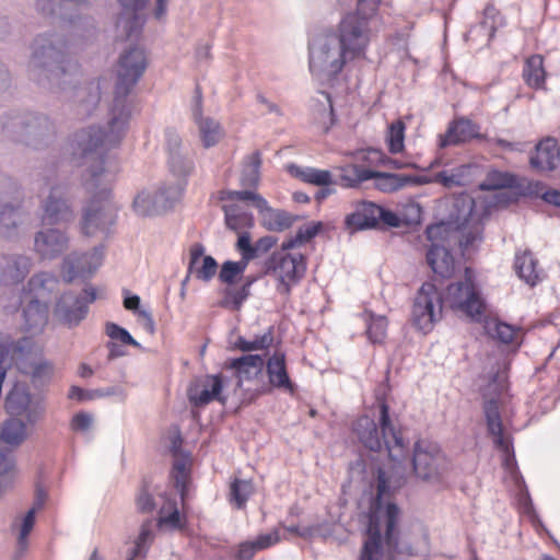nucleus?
I'll use <instances>...</instances> for the list:
<instances>
[{
	"instance_id": "f257e3e1",
	"label": "nucleus",
	"mask_w": 560,
	"mask_h": 560,
	"mask_svg": "<svg viewBox=\"0 0 560 560\" xmlns=\"http://www.w3.org/2000/svg\"><path fill=\"white\" fill-rule=\"evenodd\" d=\"M26 73L40 89L77 104V114L90 116L101 101L98 82L78 85L79 63L70 56L68 37L56 31L37 34L30 44Z\"/></svg>"
},
{
	"instance_id": "f03ea898",
	"label": "nucleus",
	"mask_w": 560,
	"mask_h": 560,
	"mask_svg": "<svg viewBox=\"0 0 560 560\" xmlns=\"http://www.w3.org/2000/svg\"><path fill=\"white\" fill-rule=\"evenodd\" d=\"M112 148L89 130L75 131L69 141L73 161L83 168L82 186L90 195L81 222L82 233L86 236L107 234L115 223L117 208L110 200L112 178L104 167L106 151Z\"/></svg>"
},
{
	"instance_id": "7ed1b4c3",
	"label": "nucleus",
	"mask_w": 560,
	"mask_h": 560,
	"mask_svg": "<svg viewBox=\"0 0 560 560\" xmlns=\"http://www.w3.org/2000/svg\"><path fill=\"white\" fill-rule=\"evenodd\" d=\"M147 66V55L142 48L135 46L126 49L118 60L114 100L107 125L104 128L89 126L81 130L94 132L105 144L118 145L126 136L135 110V100L131 92L143 75Z\"/></svg>"
},
{
	"instance_id": "20e7f679",
	"label": "nucleus",
	"mask_w": 560,
	"mask_h": 560,
	"mask_svg": "<svg viewBox=\"0 0 560 560\" xmlns=\"http://www.w3.org/2000/svg\"><path fill=\"white\" fill-rule=\"evenodd\" d=\"M3 138L33 150H46L57 140L55 120L42 112L10 109L0 116Z\"/></svg>"
},
{
	"instance_id": "39448f33",
	"label": "nucleus",
	"mask_w": 560,
	"mask_h": 560,
	"mask_svg": "<svg viewBox=\"0 0 560 560\" xmlns=\"http://www.w3.org/2000/svg\"><path fill=\"white\" fill-rule=\"evenodd\" d=\"M322 230V223L300 228L296 234L285 240L281 247L275 250L264 264L266 275H272L277 278V292L289 298L292 285L296 284L303 278L306 270L305 258L301 254H290L289 250L299 247L313 237Z\"/></svg>"
},
{
	"instance_id": "423d86ee",
	"label": "nucleus",
	"mask_w": 560,
	"mask_h": 560,
	"mask_svg": "<svg viewBox=\"0 0 560 560\" xmlns=\"http://www.w3.org/2000/svg\"><path fill=\"white\" fill-rule=\"evenodd\" d=\"M425 235L430 242L427 252V262L432 271L443 278L448 279L455 271V259L452 250L459 246L463 254L469 250L476 242H480V231L476 226L465 235H459L458 231H453L444 222L431 224L425 229Z\"/></svg>"
},
{
	"instance_id": "0eeeda50",
	"label": "nucleus",
	"mask_w": 560,
	"mask_h": 560,
	"mask_svg": "<svg viewBox=\"0 0 560 560\" xmlns=\"http://www.w3.org/2000/svg\"><path fill=\"white\" fill-rule=\"evenodd\" d=\"M353 431L365 448L372 452L384 448L394 462H400L408 450L401 432L392 423L389 407L385 401L380 404L378 423L369 416H362L354 422Z\"/></svg>"
},
{
	"instance_id": "6e6552de",
	"label": "nucleus",
	"mask_w": 560,
	"mask_h": 560,
	"mask_svg": "<svg viewBox=\"0 0 560 560\" xmlns=\"http://www.w3.org/2000/svg\"><path fill=\"white\" fill-rule=\"evenodd\" d=\"M0 363L14 365L19 372L30 376L36 386L47 384L55 371L52 362L43 358L28 337L11 340L0 334Z\"/></svg>"
},
{
	"instance_id": "1a4fd4ad",
	"label": "nucleus",
	"mask_w": 560,
	"mask_h": 560,
	"mask_svg": "<svg viewBox=\"0 0 560 560\" xmlns=\"http://www.w3.org/2000/svg\"><path fill=\"white\" fill-rule=\"evenodd\" d=\"M357 60L330 32L316 36L308 45V68L322 84L335 81L341 71Z\"/></svg>"
},
{
	"instance_id": "9d476101",
	"label": "nucleus",
	"mask_w": 560,
	"mask_h": 560,
	"mask_svg": "<svg viewBox=\"0 0 560 560\" xmlns=\"http://www.w3.org/2000/svg\"><path fill=\"white\" fill-rule=\"evenodd\" d=\"M505 375L499 371L491 375L489 383L482 388V409L488 432L493 438L495 447L508 455L513 446L510 436L504 434L498 400L505 390Z\"/></svg>"
},
{
	"instance_id": "9b49d317",
	"label": "nucleus",
	"mask_w": 560,
	"mask_h": 560,
	"mask_svg": "<svg viewBox=\"0 0 560 560\" xmlns=\"http://www.w3.org/2000/svg\"><path fill=\"white\" fill-rule=\"evenodd\" d=\"M370 13L361 10L347 13L330 33L355 60L365 59L371 42Z\"/></svg>"
},
{
	"instance_id": "f8f14e48",
	"label": "nucleus",
	"mask_w": 560,
	"mask_h": 560,
	"mask_svg": "<svg viewBox=\"0 0 560 560\" xmlns=\"http://www.w3.org/2000/svg\"><path fill=\"white\" fill-rule=\"evenodd\" d=\"M412 468L419 479L436 482L447 471L448 462L436 443L419 440L413 447Z\"/></svg>"
},
{
	"instance_id": "ddd939ff",
	"label": "nucleus",
	"mask_w": 560,
	"mask_h": 560,
	"mask_svg": "<svg viewBox=\"0 0 560 560\" xmlns=\"http://www.w3.org/2000/svg\"><path fill=\"white\" fill-rule=\"evenodd\" d=\"M5 408L14 418L33 425L44 419L46 401L42 394H33L26 385L16 383L7 396Z\"/></svg>"
},
{
	"instance_id": "4468645a",
	"label": "nucleus",
	"mask_w": 560,
	"mask_h": 560,
	"mask_svg": "<svg viewBox=\"0 0 560 560\" xmlns=\"http://www.w3.org/2000/svg\"><path fill=\"white\" fill-rule=\"evenodd\" d=\"M97 299V289L86 285L82 292L67 291L57 300L54 316L62 325L77 327L88 315L89 305Z\"/></svg>"
},
{
	"instance_id": "2eb2a0df",
	"label": "nucleus",
	"mask_w": 560,
	"mask_h": 560,
	"mask_svg": "<svg viewBox=\"0 0 560 560\" xmlns=\"http://www.w3.org/2000/svg\"><path fill=\"white\" fill-rule=\"evenodd\" d=\"M442 310L441 293L434 284L425 282L415 298L411 313L412 323L417 329L427 334L432 330L434 323L442 318Z\"/></svg>"
},
{
	"instance_id": "dca6fc26",
	"label": "nucleus",
	"mask_w": 560,
	"mask_h": 560,
	"mask_svg": "<svg viewBox=\"0 0 560 560\" xmlns=\"http://www.w3.org/2000/svg\"><path fill=\"white\" fill-rule=\"evenodd\" d=\"M400 510L395 503H387L385 509V544L387 548L397 553H406L415 556L420 552L428 551L429 549V535L427 529L418 524L416 532L418 537H415L409 544H400L396 535V525L399 518Z\"/></svg>"
},
{
	"instance_id": "f3484780",
	"label": "nucleus",
	"mask_w": 560,
	"mask_h": 560,
	"mask_svg": "<svg viewBox=\"0 0 560 560\" xmlns=\"http://www.w3.org/2000/svg\"><path fill=\"white\" fill-rule=\"evenodd\" d=\"M342 179L346 182L345 185L347 187H355L363 182L374 179L375 187L384 192L399 190L408 184L421 183L418 177L371 171L359 165H352L350 168L346 170Z\"/></svg>"
},
{
	"instance_id": "a211bd4d",
	"label": "nucleus",
	"mask_w": 560,
	"mask_h": 560,
	"mask_svg": "<svg viewBox=\"0 0 560 560\" xmlns=\"http://www.w3.org/2000/svg\"><path fill=\"white\" fill-rule=\"evenodd\" d=\"M380 222L390 228L400 225V219L395 212L371 201L359 202L345 219L347 228L352 231L375 229Z\"/></svg>"
},
{
	"instance_id": "6ab92c4d",
	"label": "nucleus",
	"mask_w": 560,
	"mask_h": 560,
	"mask_svg": "<svg viewBox=\"0 0 560 560\" xmlns=\"http://www.w3.org/2000/svg\"><path fill=\"white\" fill-rule=\"evenodd\" d=\"M182 187L163 184L155 191H140L135 197L132 207L140 217L163 214L174 207Z\"/></svg>"
},
{
	"instance_id": "aec40b11",
	"label": "nucleus",
	"mask_w": 560,
	"mask_h": 560,
	"mask_svg": "<svg viewBox=\"0 0 560 560\" xmlns=\"http://www.w3.org/2000/svg\"><path fill=\"white\" fill-rule=\"evenodd\" d=\"M104 259V246H95L91 252H71L61 264V276L65 282L75 279L88 280L101 267Z\"/></svg>"
},
{
	"instance_id": "412c9836",
	"label": "nucleus",
	"mask_w": 560,
	"mask_h": 560,
	"mask_svg": "<svg viewBox=\"0 0 560 560\" xmlns=\"http://www.w3.org/2000/svg\"><path fill=\"white\" fill-rule=\"evenodd\" d=\"M447 300L451 306L480 322L483 314V302L470 278L452 283L447 287Z\"/></svg>"
},
{
	"instance_id": "4be33fe9",
	"label": "nucleus",
	"mask_w": 560,
	"mask_h": 560,
	"mask_svg": "<svg viewBox=\"0 0 560 560\" xmlns=\"http://www.w3.org/2000/svg\"><path fill=\"white\" fill-rule=\"evenodd\" d=\"M69 187L66 184H52L48 195L40 201L42 221L48 224L69 222L74 218L68 198Z\"/></svg>"
},
{
	"instance_id": "5701e85b",
	"label": "nucleus",
	"mask_w": 560,
	"mask_h": 560,
	"mask_svg": "<svg viewBox=\"0 0 560 560\" xmlns=\"http://www.w3.org/2000/svg\"><path fill=\"white\" fill-rule=\"evenodd\" d=\"M70 246V237L66 231L46 228L34 234L33 250L39 260H55L62 256Z\"/></svg>"
},
{
	"instance_id": "b1692460",
	"label": "nucleus",
	"mask_w": 560,
	"mask_h": 560,
	"mask_svg": "<svg viewBox=\"0 0 560 560\" xmlns=\"http://www.w3.org/2000/svg\"><path fill=\"white\" fill-rule=\"evenodd\" d=\"M33 258L24 253L0 252V288L22 283L33 268Z\"/></svg>"
},
{
	"instance_id": "393cba45",
	"label": "nucleus",
	"mask_w": 560,
	"mask_h": 560,
	"mask_svg": "<svg viewBox=\"0 0 560 560\" xmlns=\"http://www.w3.org/2000/svg\"><path fill=\"white\" fill-rule=\"evenodd\" d=\"M223 383L220 375H202L190 382L187 397L191 406L200 408L214 400L224 402L225 398L221 395Z\"/></svg>"
},
{
	"instance_id": "a878e982",
	"label": "nucleus",
	"mask_w": 560,
	"mask_h": 560,
	"mask_svg": "<svg viewBox=\"0 0 560 560\" xmlns=\"http://www.w3.org/2000/svg\"><path fill=\"white\" fill-rule=\"evenodd\" d=\"M191 113L198 127L201 144L205 149L217 145L224 137V130L219 121L202 115V94L199 86L196 88L192 100Z\"/></svg>"
},
{
	"instance_id": "bb28decb",
	"label": "nucleus",
	"mask_w": 560,
	"mask_h": 560,
	"mask_svg": "<svg viewBox=\"0 0 560 560\" xmlns=\"http://www.w3.org/2000/svg\"><path fill=\"white\" fill-rule=\"evenodd\" d=\"M475 200L463 195L454 199L452 210L450 212V221L444 222L450 225L453 231H458L459 235H465L469 231H474L476 226L480 231V241L482 240V225L475 218Z\"/></svg>"
},
{
	"instance_id": "cd10ccee",
	"label": "nucleus",
	"mask_w": 560,
	"mask_h": 560,
	"mask_svg": "<svg viewBox=\"0 0 560 560\" xmlns=\"http://www.w3.org/2000/svg\"><path fill=\"white\" fill-rule=\"evenodd\" d=\"M472 139H486V136L480 132V126L470 119L457 118L448 124L445 133L439 136V148L458 145Z\"/></svg>"
},
{
	"instance_id": "c85d7f7f",
	"label": "nucleus",
	"mask_w": 560,
	"mask_h": 560,
	"mask_svg": "<svg viewBox=\"0 0 560 560\" xmlns=\"http://www.w3.org/2000/svg\"><path fill=\"white\" fill-rule=\"evenodd\" d=\"M560 164V145L556 138L547 137L540 140L535 152L529 156V165L539 173L552 172Z\"/></svg>"
},
{
	"instance_id": "c756f323",
	"label": "nucleus",
	"mask_w": 560,
	"mask_h": 560,
	"mask_svg": "<svg viewBox=\"0 0 560 560\" xmlns=\"http://www.w3.org/2000/svg\"><path fill=\"white\" fill-rule=\"evenodd\" d=\"M20 304L22 305L23 327L26 331L39 332L44 329L48 322V306L42 302L37 296L24 295L20 296Z\"/></svg>"
},
{
	"instance_id": "7c9ffc66",
	"label": "nucleus",
	"mask_w": 560,
	"mask_h": 560,
	"mask_svg": "<svg viewBox=\"0 0 560 560\" xmlns=\"http://www.w3.org/2000/svg\"><path fill=\"white\" fill-rule=\"evenodd\" d=\"M264 366L265 360L259 354L248 353L225 362V368L234 371L238 386L261 375Z\"/></svg>"
},
{
	"instance_id": "2f4dec72",
	"label": "nucleus",
	"mask_w": 560,
	"mask_h": 560,
	"mask_svg": "<svg viewBox=\"0 0 560 560\" xmlns=\"http://www.w3.org/2000/svg\"><path fill=\"white\" fill-rule=\"evenodd\" d=\"M23 224V211L20 203L0 202V237L16 241Z\"/></svg>"
},
{
	"instance_id": "473e14b6",
	"label": "nucleus",
	"mask_w": 560,
	"mask_h": 560,
	"mask_svg": "<svg viewBox=\"0 0 560 560\" xmlns=\"http://www.w3.org/2000/svg\"><path fill=\"white\" fill-rule=\"evenodd\" d=\"M266 366L269 383L272 386L284 388L290 393L293 392L294 387L287 372L285 358L283 353L276 352L268 359Z\"/></svg>"
},
{
	"instance_id": "72a5a7b5",
	"label": "nucleus",
	"mask_w": 560,
	"mask_h": 560,
	"mask_svg": "<svg viewBox=\"0 0 560 560\" xmlns=\"http://www.w3.org/2000/svg\"><path fill=\"white\" fill-rule=\"evenodd\" d=\"M57 277L48 271H40L34 273L27 281L26 287L23 289L22 294L25 299L30 296H37L38 300L48 295L57 284Z\"/></svg>"
},
{
	"instance_id": "f704fd0d",
	"label": "nucleus",
	"mask_w": 560,
	"mask_h": 560,
	"mask_svg": "<svg viewBox=\"0 0 560 560\" xmlns=\"http://www.w3.org/2000/svg\"><path fill=\"white\" fill-rule=\"evenodd\" d=\"M167 162L171 173L178 179L177 184H172L171 186L182 187L183 190L188 182V177L195 171L194 156L186 150L171 155Z\"/></svg>"
},
{
	"instance_id": "c9c22d12",
	"label": "nucleus",
	"mask_w": 560,
	"mask_h": 560,
	"mask_svg": "<svg viewBox=\"0 0 560 560\" xmlns=\"http://www.w3.org/2000/svg\"><path fill=\"white\" fill-rule=\"evenodd\" d=\"M21 418L7 419L0 429V441L13 448L19 447L27 439V427Z\"/></svg>"
},
{
	"instance_id": "e433bc0d",
	"label": "nucleus",
	"mask_w": 560,
	"mask_h": 560,
	"mask_svg": "<svg viewBox=\"0 0 560 560\" xmlns=\"http://www.w3.org/2000/svg\"><path fill=\"white\" fill-rule=\"evenodd\" d=\"M222 210L226 228L236 233L250 229L254 225L253 214L240 205H223Z\"/></svg>"
},
{
	"instance_id": "4c0bfd02",
	"label": "nucleus",
	"mask_w": 560,
	"mask_h": 560,
	"mask_svg": "<svg viewBox=\"0 0 560 560\" xmlns=\"http://www.w3.org/2000/svg\"><path fill=\"white\" fill-rule=\"evenodd\" d=\"M262 164L261 153L254 151L246 155L242 163L240 184L244 188L256 189L260 182V167Z\"/></svg>"
},
{
	"instance_id": "58836bf2",
	"label": "nucleus",
	"mask_w": 560,
	"mask_h": 560,
	"mask_svg": "<svg viewBox=\"0 0 560 560\" xmlns=\"http://www.w3.org/2000/svg\"><path fill=\"white\" fill-rule=\"evenodd\" d=\"M288 172L304 183L315 186H330L334 184L331 173L327 170L314 167H302L296 164H289Z\"/></svg>"
},
{
	"instance_id": "ea45409f",
	"label": "nucleus",
	"mask_w": 560,
	"mask_h": 560,
	"mask_svg": "<svg viewBox=\"0 0 560 560\" xmlns=\"http://www.w3.org/2000/svg\"><path fill=\"white\" fill-rule=\"evenodd\" d=\"M523 80L532 89H541L546 81V71L544 68V58L540 55H533L525 60Z\"/></svg>"
},
{
	"instance_id": "a19ab883",
	"label": "nucleus",
	"mask_w": 560,
	"mask_h": 560,
	"mask_svg": "<svg viewBox=\"0 0 560 560\" xmlns=\"http://www.w3.org/2000/svg\"><path fill=\"white\" fill-rule=\"evenodd\" d=\"M262 215V224L269 231L282 232L293 225L296 217L280 209H273L267 203V208L259 210Z\"/></svg>"
},
{
	"instance_id": "79ce46f5",
	"label": "nucleus",
	"mask_w": 560,
	"mask_h": 560,
	"mask_svg": "<svg viewBox=\"0 0 560 560\" xmlns=\"http://www.w3.org/2000/svg\"><path fill=\"white\" fill-rule=\"evenodd\" d=\"M514 268L517 276L529 285H535L539 280L537 259L528 250L523 254H516Z\"/></svg>"
},
{
	"instance_id": "37998d69",
	"label": "nucleus",
	"mask_w": 560,
	"mask_h": 560,
	"mask_svg": "<svg viewBox=\"0 0 560 560\" xmlns=\"http://www.w3.org/2000/svg\"><path fill=\"white\" fill-rule=\"evenodd\" d=\"M471 175V165L462 164L450 171H442L434 175L433 182L443 185L446 188L465 186L469 183Z\"/></svg>"
},
{
	"instance_id": "c03bdc74",
	"label": "nucleus",
	"mask_w": 560,
	"mask_h": 560,
	"mask_svg": "<svg viewBox=\"0 0 560 560\" xmlns=\"http://www.w3.org/2000/svg\"><path fill=\"white\" fill-rule=\"evenodd\" d=\"M382 556V534L378 524L370 520L368 528V539L363 544L360 560H381Z\"/></svg>"
},
{
	"instance_id": "a18cd8bd",
	"label": "nucleus",
	"mask_w": 560,
	"mask_h": 560,
	"mask_svg": "<svg viewBox=\"0 0 560 560\" xmlns=\"http://www.w3.org/2000/svg\"><path fill=\"white\" fill-rule=\"evenodd\" d=\"M517 187L518 178L516 175L510 172H502L497 170L490 171L482 183L479 185V188L485 191Z\"/></svg>"
},
{
	"instance_id": "49530a36",
	"label": "nucleus",
	"mask_w": 560,
	"mask_h": 560,
	"mask_svg": "<svg viewBox=\"0 0 560 560\" xmlns=\"http://www.w3.org/2000/svg\"><path fill=\"white\" fill-rule=\"evenodd\" d=\"M366 324V336L373 343H381L386 337L387 319L385 316L375 315L371 311H364L361 315Z\"/></svg>"
},
{
	"instance_id": "de8ad7c7",
	"label": "nucleus",
	"mask_w": 560,
	"mask_h": 560,
	"mask_svg": "<svg viewBox=\"0 0 560 560\" xmlns=\"http://www.w3.org/2000/svg\"><path fill=\"white\" fill-rule=\"evenodd\" d=\"M153 521L147 520L142 523L138 538L135 541L128 560H136L137 558H145L151 542L153 541Z\"/></svg>"
},
{
	"instance_id": "09e8293b",
	"label": "nucleus",
	"mask_w": 560,
	"mask_h": 560,
	"mask_svg": "<svg viewBox=\"0 0 560 560\" xmlns=\"http://www.w3.org/2000/svg\"><path fill=\"white\" fill-rule=\"evenodd\" d=\"M273 342L272 328L260 336H256L253 340H247L243 336L237 337L234 348L242 352H252L256 350L268 349Z\"/></svg>"
},
{
	"instance_id": "8fccbe9b",
	"label": "nucleus",
	"mask_w": 560,
	"mask_h": 560,
	"mask_svg": "<svg viewBox=\"0 0 560 560\" xmlns=\"http://www.w3.org/2000/svg\"><path fill=\"white\" fill-rule=\"evenodd\" d=\"M221 199L250 201L253 207L258 211L267 208V200L256 192L254 188H245L244 190H224L222 191Z\"/></svg>"
},
{
	"instance_id": "3c124183",
	"label": "nucleus",
	"mask_w": 560,
	"mask_h": 560,
	"mask_svg": "<svg viewBox=\"0 0 560 560\" xmlns=\"http://www.w3.org/2000/svg\"><path fill=\"white\" fill-rule=\"evenodd\" d=\"M249 294V284H242L240 288H226L220 305L233 311H240Z\"/></svg>"
},
{
	"instance_id": "603ef678",
	"label": "nucleus",
	"mask_w": 560,
	"mask_h": 560,
	"mask_svg": "<svg viewBox=\"0 0 560 560\" xmlns=\"http://www.w3.org/2000/svg\"><path fill=\"white\" fill-rule=\"evenodd\" d=\"M485 330L491 338L502 343H511L515 336L513 326L498 319H489L485 324Z\"/></svg>"
},
{
	"instance_id": "864d4df0",
	"label": "nucleus",
	"mask_w": 560,
	"mask_h": 560,
	"mask_svg": "<svg viewBox=\"0 0 560 560\" xmlns=\"http://www.w3.org/2000/svg\"><path fill=\"white\" fill-rule=\"evenodd\" d=\"M404 481L400 479L393 480L390 476H387V472L378 468L377 470V493L375 503L377 506H381L383 498L388 495L392 491L399 489L402 486Z\"/></svg>"
},
{
	"instance_id": "5fc2aeb1",
	"label": "nucleus",
	"mask_w": 560,
	"mask_h": 560,
	"mask_svg": "<svg viewBox=\"0 0 560 560\" xmlns=\"http://www.w3.org/2000/svg\"><path fill=\"white\" fill-rule=\"evenodd\" d=\"M137 12L125 11L118 16L117 27L124 30L127 38L137 37L142 28L143 22Z\"/></svg>"
},
{
	"instance_id": "6e6d98bb",
	"label": "nucleus",
	"mask_w": 560,
	"mask_h": 560,
	"mask_svg": "<svg viewBox=\"0 0 560 560\" xmlns=\"http://www.w3.org/2000/svg\"><path fill=\"white\" fill-rule=\"evenodd\" d=\"M65 3L63 0H35V9L45 18L65 20L67 19Z\"/></svg>"
},
{
	"instance_id": "4d7b16f0",
	"label": "nucleus",
	"mask_w": 560,
	"mask_h": 560,
	"mask_svg": "<svg viewBox=\"0 0 560 560\" xmlns=\"http://www.w3.org/2000/svg\"><path fill=\"white\" fill-rule=\"evenodd\" d=\"M405 129V124L399 119L389 125L386 140L390 153L396 154L404 150Z\"/></svg>"
},
{
	"instance_id": "13d9d810",
	"label": "nucleus",
	"mask_w": 560,
	"mask_h": 560,
	"mask_svg": "<svg viewBox=\"0 0 560 560\" xmlns=\"http://www.w3.org/2000/svg\"><path fill=\"white\" fill-rule=\"evenodd\" d=\"M253 493V485L247 480L236 479L231 485V501L235 503L237 509H242L250 494Z\"/></svg>"
},
{
	"instance_id": "bf43d9fd",
	"label": "nucleus",
	"mask_w": 560,
	"mask_h": 560,
	"mask_svg": "<svg viewBox=\"0 0 560 560\" xmlns=\"http://www.w3.org/2000/svg\"><path fill=\"white\" fill-rule=\"evenodd\" d=\"M218 271V262L212 256H203L201 266H195L192 275L202 282H210Z\"/></svg>"
},
{
	"instance_id": "052dcab7",
	"label": "nucleus",
	"mask_w": 560,
	"mask_h": 560,
	"mask_svg": "<svg viewBox=\"0 0 560 560\" xmlns=\"http://www.w3.org/2000/svg\"><path fill=\"white\" fill-rule=\"evenodd\" d=\"M106 335L124 345L141 348V345L129 334V331L115 323L106 324Z\"/></svg>"
},
{
	"instance_id": "680f3d73",
	"label": "nucleus",
	"mask_w": 560,
	"mask_h": 560,
	"mask_svg": "<svg viewBox=\"0 0 560 560\" xmlns=\"http://www.w3.org/2000/svg\"><path fill=\"white\" fill-rule=\"evenodd\" d=\"M36 508H31L23 517L20 535L18 537V546L21 551L27 548V536L32 532L35 524Z\"/></svg>"
},
{
	"instance_id": "e2e57ef3",
	"label": "nucleus",
	"mask_w": 560,
	"mask_h": 560,
	"mask_svg": "<svg viewBox=\"0 0 560 560\" xmlns=\"http://www.w3.org/2000/svg\"><path fill=\"white\" fill-rule=\"evenodd\" d=\"M136 505L137 510L141 513H152L156 508L153 495L150 492L149 487L145 482L139 490V493L136 498Z\"/></svg>"
},
{
	"instance_id": "0e129e2a",
	"label": "nucleus",
	"mask_w": 560,
	"mask_h": 560,
	"mask_svg": "<svg viewBox=\"0 0 560 560\" xmlns=\"http://www.w3.org/2000/svg\"><path fill=\"white\" fill-rule=\"evenodd\" d=\"M165 136V147L168 154V158L174 154L182 153L185 150L183 147V141L179 133L174 128H166L164 131Z\"/></svg>"
},
{
	"instance_id": "69168bd1",
	"label": "nucleus",
	"mask_w": 560,
	"mask_h": 560,
	"mask_svg": "<svg viewBox=\"0 0 560 560\" xmlns=\"http://www.w3.org/2000/svg\"><path fill=\"white\" fill-rule=\"evenodd\" d=\"M242 276L240 272V267L237 264H234L233 260H226L222 264L221 269L219 271V280L222 283H226L232 285L235 283L237 277Z\"/></svg>"
},
{
	"instance_id": "338daca9",
	"label": "nucleus",
	"mask_w": 560,
	"mask_h": 560,
	"mask_svg": "<svg viewBox=\"0 0 560 560\" xmlns=\"http://www.w3.org/2000/svg\"><path fill=\"white\" fill-rule=\"evenodd\" d=\"M173 470H174V482L175 487L180 493L182 499L184 500L185 492H186V464L184 460H175L173 464Z\"/></svg>"
},
{
	"instance_id": "774afa93",
	"label": "nucleus",
	"mask_w": 560,
	"mask_h": 560,
	"mask_svg": "<svg viewBox=\"0 0 560 560\" xmlns=\"http://www.w3.org/2000/svg\"><path fill=\"white\" fill-rule=\"evenodd\" d=\"M236 249L244 253L247 259H255L254 244H252L250 234L247 231H241L236 242Z\"/></svg>"
}]
</instances>
